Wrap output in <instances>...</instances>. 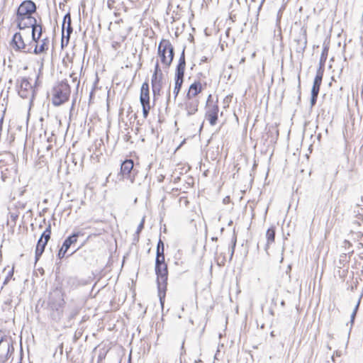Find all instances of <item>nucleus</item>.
<instances>
[{"label":"nucleus","mask_w":363,"mask_h":363,"mask_svg":"<svg viewBox=\"0 0 363 363\" xmlns=\"http://www.w3.org/2000/svg\"><path fill=\"white\" fill-rule=\"evenodd\" d=\"M163 77L152 76L151 85L153 94V100L155 101L160 96L162 87Z\"/></svg>","instance_id":"nucleus-9"},{"label":"nucleus","mask_w":363,"mask_h":363,"mask_svg":"<svg viewBox=\"0 0 363 363\" xmlns=\"http://www.w3.org/2000/svg\"><path fill=\"white\" fill-rule=\"evenodd\" d=\"M236 242H237V238L235 235H234L233 238L232 245H231V249H230V259L233 258V254L235 252V248L236 246Z\"/></svg>","instance_id":"nucleus-34"},{"label":"nucleus","mask_w":363,"mask_h":363,"mask_svg":"<svg viewBox=\"0 0 363 363\" xmlns=\"http://www.w3.org/2000/svg\"><path fill=\"white\" fill-rule=\"evenodd\" d=\"M73 28L72 27V23H67V25L66 26V32H67V43L66 45L68 43V40L69 39V36L71 33H72Z\"/></svg>","instance_id":"nucleus-32"},{"label":"nucleus","mask_w":363,"mask_h":363,"mask_svg":"<svg viewBox=\"0 0 363 363\" xmlns=\"http://www.w3.org/2000/svg\"><path fill=\"white\" fill-rule=\"evenodd\" d=\"M324 73V68L323 67H318L316 72V74L314 79L315 82L317 83H322L323 76Z\"/></svg>","instance_id":"nucleus-26"},{"label":"nucleus","mask_w":363,"mask_h":363,"mask_svg":"<svg viewBox=\"0 0 363 363\" xmlns=\"http://www.w3.org/2000/svg\"><path fill=\"white\" fill-rule=\"evenodd\" d=\"M61 45H62V47L64 46V40L63 39H62Z\"/></svg>","instance_id":"nucleus-54"},{"label":"nucleus","mask_w":363,"mask_h":363,"mask_svg":"<svg viewBox=\"0 0 363 363\" xmlns=\"http://www.w3.org/2000/svg\"><path fill=\"white\" fill-rule=\"evenodd\" d=\"M345 244L350 245V242H349V241H347V240H345Z\"/></svg>","instance_id":"nucleus-56"},{"label":"nucleus","mask_w":363,"mask_h":363,"mask_svg":"<svg viewBox=\"0 0 363 363\" xmlns=\"http://www.w3.org/2000/svg\"><path fill=\"white\" fill-rule=\"evenodd\" d=\"M165 264H167L165 262L164 254H162L161 252L156 253L155 266Z\"/></svg>","instance_id":"nucleus-24"},{"label":"nucleus","mask_w":363,"mask_h":363,"mask_svg":"<svg viewBox=\"0 0 363 363\" xmlns=\"http://www.w3.org/2000/svg\"><path fill=\"white\" fill-rule=\"evenodd\" d=\"M161 252L162 254H164V244L161 239H159L157 245V252L156 253Z\"/></svg>","instance_id":"nucleus-29"},{"label":"nucleus","mask_w":363,"mask_h":363,"mask_svg":"<svg viewBox=\"0 0 363 363\" xmlns=\"http://www.w3.org/2000/svg\"><path fill=\"white\" fill-rule=\"evenodd\" d=\"M157 54L162 64L166 67H169L174 60V50L169 40L162 39L160 42L157 48Z\"/></svg>","instance_id":"nucleus-4"},{"label":"nucleus","mask_w":363,"mask_h":363,"mask_svg":"<svg viewBox=\"0 0 363 363\" xmlns=\"http://www.w3.org/2000/svg\"><path fill=\"white\" fill-rule=\"evenodd\" d=\"M144 222H145V218H143L142 219L141 222L140 223V224L138 225V228H137V230L135 232L136 235H139L140 233L141 232V230L143 229V228H144Z\"/></svg>","instance_id":"nucleus-37"},{"label":"nucleus","mask_w":363,"mask_h":363,"mask_svg":"<svg viewBox=\"0 0 363 363\" xmlns=\"http://www.w3.org/2000/svg\"><path fill=\"white\" fill-rule=\"evenodd\" d=\"M11 44L16 51H23L25 53L31 52L30 48L26 50V45L25 44L23 37L19 32H17L13 35Z\"/></svg>","instance_id":"nucleus-8"},{"label":"nucleus","mask_w":363,"mask_h":363,"mask_svg":"<svg viewBox=\"0 0 363 363\" xmlns=\"http://www.w3.org/2000/svg\"><path fill=\"white\" fill-rule=\"evenodd\" d=\"M360 301H361V297L359 298L352 314H351V317H350V328H352V325L354 324V319H355V317H356V315H357V313L358 311V309H359V304H360Z\"/></svg>","instance_id":"nucleus-27"},{"label":"nucleus","mask_w":363,"mask_h":363,"mask_svg":"<svg viewBox=\"0 0 363 363\" xmlns=\"http://www.w3.org/2000/svg\"><path fill=\"white\" fill-rule=\"evenodd\" d=\"M320 85L321 84L313 82V84L311 89V93L318 94Z\"/></svg>","instance_id":"nucleus-33"},{"label":"nucleus","mask_w":363,"mask_h":363,"mask_svg":"<svg viewBox=\"0 0 363 363\" xmlns=\"http://www.w3.org/2000/svg\"><path fill=\"white\" fill-rule=\"evenodd\" d=\"M155 271L157 275V285L160 301L163 306L164 297L166 295L167 279H168V267L167 264L155 266Z\"/></svg>","instance_id":"nucleus-3"},{"label":"nucleus","mask_w":363,"mask_h":363,"mask_svg":"<svg viewBox=\"0 0 363 363\" xmlns=\"http://www.w3.org/2000/svg\"><path fill=\"white\" fill-rule=\"evenodd\" d=\"M70 77L72 79L73 82H77V88H78L79 85V80H77V76L75 73H72L70 74Z\"/></svg>","instance_id":"nucleus-41"},{"label":"nucleus","mask_w":363,"mask_h":363,"mask_svg":"<svg viewBox=\"0 0 363 363\" xmlns=\"http://www.w3.org/2000/svg\"><path fill=\"white\" fill-rule=\"evenodd\" d=\"M328 48L327 46H325L322 50V53L320 58L319 62V67H325V63L327 60L328 57Z\"/></svg>","instance_id":"nucleus-21"},{"label":"nucleus","mask_w":363,"mask_h":363,"mask_svg":"<svg viewBox=\"0 0 363 363\" xmlns=\"http://www.w3.org/2000/svg\"><path fill=\"white\" fill-rule=\"evenodd\" d=\"M198 104L196 102H191L186 104V111L189 116L194 114L197 111Z\"/></svg>","instance_id":"nucleus-23"},{"label":"nucleus","mask_w":363,"mask_h":363,"mask_svg":"<svg viewBox=\"0 0 363 363\" xmlns=\"http://www.w3.org/2000/svg\"><path fill=\"white\" fill-rule=\"evenodd\" d=\"M152 76L163 77V74H162V70L160 69L158 60L155 63V69H154V72H153Z\"/></svg>","instance_id":"nucleus-28"},{"label":"nucleus","mask_w":363,"mask_h":363,"mask_svg":"<svg viewBox=\"0 0 363 363\" xmlns=\"http://www.w3.org/2000/svg\"><path fill=\"white\" fill-rule=\"evenodd\" d=\"M82 235L80 231L73 233L64 240L62 246L65 247V249L68 250L72 245L77 242V238Z\"/></svg>","instance_id":"nucleus-14"},{"label":"nucleus","mask_w":363,"mask_h":363,"mask_svg":"<svg viewBox=\"0 0 363 363\" xmlns=\"http://www.w3.org/2000/svg\"><path fill=\"white\" fill-rule=\"evenodd\" d=\"M79 312V309L77 307H74L72 309H71L68 317L69 320L70 321L71 320L74 319L76 317V315H78Z\"/></svg>","instance_id":"nucleus-30"},{"label":"nucleus","mask_w":363,"mask_h":363,"mask_svg":"<svg viewBox=\"0 0 363 363\" xmlns=\"http://www.w3.org/2000/svg\"><path fill=\"white\" fill-rule=\"evenodd\" d=\"M34 91L32 89V86L27 78L22 77L20 80V85L18 88V95L23 99H28L31 96V99H33Z\"/></svg>","instance_id":"nucleus-7"},{"label":"nucleus","mask_w":363,"mask_h":363,"mask_svg":"<svg viewBox=\"0 0 363 363\" xmlns=\"http://www.w3.org/2000/svg\"><path fill=\"white\" fill-rule=\"evenodd\" d=\"M298 93V100L301 99V83H300V78H298V90H297Z\"/></svg>","instance_id":"nucleus-43"},{"label":"nucleus","mask_w":363,"mask_h":363,"mask_svg":"<svg viewBox=\"0 0 363 363\" xmlns=\"http://www.w3.org/2000/svg\"><path fill=\"white\" fill-rule=\"evenodd\" d=\"M201 84L199 82H195L189 86V91L186 94L187 98L191 99L196 96L201 91Z\"/></svg>","instance_id":"nucleus-16"},{"label":"nucleus","mask_w":363,"mask_h":363,"mask_svg":"<svg viewBox=\"0 0 363 363\" xmlns=\"http://www.w3.org/2000/svg\"><path fill=\"white\" fill-rule=\"evenodd\" d=\"M280 305L282 308L285 306V301L284 300L281 301Z\"/></svg>","instance_id":"nucleus-48"},{"label":"nucleus","mask_w":363,"mask_h":363,"mask_svg":"<svg viewBox=\"0 0 363 363\" xmlns=\"http://www.w3.org/2000/svg\"><path fill=\"white\" fill-rule=\"evenodd\" d=\"M9 337H1L0 339V362L4 363L6 359L3 357L6 355V350H9Z\"/></svg>","instance_id":"nucleus-12"},{"label":"nucleus","mask_w":363,"mask_h":363,"mask_svg":"<svg viewBox=\"0 0 363 363\" xmlns=\"http://www.w3.org/2000/svg\"><path fill=\"white\" fill-rule=\"evenodd\" d=\"M32 28V40L33 41L38 43L40 38L43 33V28L40 23H37L33 26H30Z\"/></svg>","instance_id":"nucleus-18"},{"label":"nucleus","mask_w":363,"mask_h":363,"mask_svg":"<svg viewBox=\"0 0 363 363\" xmlns=\"http://www.w3.org/2000/svg\"><path fill=\"white\" fill-rule=\"evenodd\" d=\"M70 95V86L67 81H62L52 89V103L59 106L66 102Z\"/></svg>","instance_id":"nucleus-5"},{"label":"nucleus","mask_w":363,"mask_h":363,"mask_svg":"<svg viewBox=\"0 0 363 363\" xmlns=\"http://www.w3.org/2000/svg\"><path fill=\"white\" fill-rule=\"evenodd\" d=\"M211 240H218V238H217L216 237H213V238H211Z\"/></svg>","instance_id":"nucleus-53"},{"label":"nucleus","mask_w":363,"mask_h":363,"mask_svg":"<svg viewBox=\"0 0 363 363\" xmlns=\"http://www.w3.org/2000/svg\"><path fill=\"white\" fill-rule=\"evenodd\" d=\"M143 107V116L145 118H147L148 116L150 110V104H141Z\"/></svg>","instance_id":"nucleus-31"},{"label":"nucleus","mask_w":363,"mask_h":363,"mask_svg":"<svg viewBox=\"0 0 363 363\" xmlns=\"http://www.w3.org/2000/svg\"><path fill=\"white\" fill-rule=\"evenodd\" d=\"M318 96V94L311 93V101H310L311 107L315 106V104H316Z\"/></svg>","instance_id":"nucleus-36"},{"label":"nucleus","mask_w":363,"mask_h":363,"mask_svg":"<svg viewBox=\"0 0 363 363\" xmlns=\"http://www.w3.org/2000/svg\"><path fill=\"white\" fill-rule=\"evenodd\" d=\"M11 301V300H7L5 303L7 304V303H10Z\"/></svg>","instance_id":"nucleus-55"},{"label":"nucleus","mask_w":363,"mask_h":363,"mask_svg":"<svg viewBox=\"0 0 363 363\" xmlns=\"http://www.w3.org/2000/svg\"><path fill=\"white\" fill-rule=\"evenodd\" d=\"M77 282H78L77 279L74 277H69L67 279V283L69 284L77 285Z\"/></svg>","instance_id":"nucleus-40"},{"label":"nucleus","mask_w":363,"mask_h":363,"mask_svg":"<svg viewBox=\"0 0 363 363\" xmlns=\"http://www.w3.org/2000/svg\"><path fill=\"white\" fill-rule=\"evenodd\" d=\"M244 61H245V58H242V59L241 60V62H244Z\"/></svg>","instance_id":"nucleus-58"},{"label":"nucleus","mask_w":363,"mask_h":363,"mask_svg":"<svg viewBox=\"0 0 363 363\" xmlns=\"http://www.w3.org/2000/svg\"><path fill=\"white\" fill-rule=\"evenodd\" d=\"M9 346L10 347H9V351L7 350L6 355H4L3 357L4 358V359H6V361L8 360L11 357V356L12 355V354L14 352L13 341V340L11 339V337H9Z\"/></svg>","instance_id":"nucleus-25"},{"label":"nucleus","mask_w":363,"mask_h":363,"mask_svg":"<svg viewBox=\"0 0 363 363\" xmlns=\"http://www.w3.org/2000/svg\"><path fill=\"white\" fill-rule=\"evenodd\" d=\"M67 252V249H65V247L62 245L61 248L60 249L58 253H57V257L60 259H62L65 257V253Z\"/></svg>","instance_id":"nucleus-35"},{"label":"nucleus","mask_w":363,"mask_h":363,"mask_svg":"<svg viewBox=\"0 0 363 363\" xmlns=\"http://www.w3.org/2000/svg\"><path fill=\"white\" fill-rule=\"evenodd\" d=\"M348 253H353V250H352L351 252H348Z\"/></svg>","instance_id":"nucleus-59"},{"label":"nucleus","mask_w":363,"mask_h":363,"mask_svg":"<svg viewBox=\"0 0 363 363\" xmlns=\"http://www.w3.org/2000/svg\"><path fill=\"white\" fill-rule=\"evenodd\" d=\"M265 1V0H262L258 8H257V21L258 20V16H259V13L260 11V10L262 9V5L264 4V2Z\"/></svg>","instance_id":"nucleus-42"},{"label":"nucleus","mask_w":363,"mask_h":363,"mask_svg":"<svg viewBox=\"0 0 363 363\" xmlns=\"http://www.w3.org/2000/svg\"><path fill=\"white\" fill-rule=\"evenodd\" d=\"M50 236H51V225H50V223H49L48 225L47 226V228H45V230L41 234L40 239L44 240L45 241L48 242L49 240L50 239Z\"/></svg>","instance_id":"nucleus-22"},{"label":"nucleus","mask_w":363,"mask_h":363,"mask_svg":"<svg viewBox=\"0 0 363 363\" xmlns=\"http://www.w3.org/2000/svg\"><path fill=\"white\" fill-rule=\"evenodd\" d=\"M35 4L31 0H25L21 3L16 10V23L19 30L30 28L38 23L33 14L36 11Z\"/></svg>","instance_id":"nucleus-1"},{"label":"nucleus","mask_w":363,"mask_h":363,"mask_svg":"<svg viewBox=\"0 0 363 363\" xmlns=\"http://www.w3.org/2000/svg\"><path fill=\"white\" fill-rule=\"evenodd\" d=\"M298 48L297 51L298 52H303L307 45V38L306 33L303 34V38H301L298 40Z\"/></svg>","instance_id":"nucleus-20"},{"label":"nucleus","mask_w":363,"mask_h":363,"mask_svg":"<svg viewBox=\"0 0 363 363\" xmlns=\"http://www.w3.org/2000/svg\"><path fill=\"white\" fill-rule=\"evenodd\" d=\"M6 179V176L4 174H1V179L3 182H5Z\"/></svg>","instance_id":"nucleus-47"},{"label":"nucleus","mask_w":363,"mask_h":363,"mask_svg":"<svg viewBox=\"0 0 363 363\" xmlns=\"http://www.w3.org/2000/svg\"><path fill=\"white\" fill-rule=\"evenodd\" d=\"M13 274V269H12V270H11V271L9 272L8 275H7V276H6V277L5 278V279H4V283H3V285H6V284H7V283L9 281V280H10V279H11V278L12 277Z\"/></svg>","instance_id":"nucleus-39"},{"label":"nucleus","mask_w":363,"mask_h":363,"mask_svg":"<svg viewBox=\"0 0 363 363\" xmlns=\"http://www.w3.org/2000/svg\"><path fill=\"white\" fill-rule=\"evenodd\" d=\"M66 29L65 25H64V22L62 24V37H64V30Z\"/></svg>","instance_id":"nucleus-45"},{"label":"nucleus","mask_w":363,"mask_h":363,"mask_svg":"<svg viewBox=\"0 0 363 363\" xmlns=\"http://www.w3.org/2000/svg\"><path fill=\"white\" fill-rule=\"evenodd\" d=\"M169 99H170V91L169 90V91H168L167 101H169Z\"/></svg>","instance_id":"nucleus-49"},{"label":"nucleus","mask_w":363,"mask_h":363,"mask_svg":"<svg viewBox=\"0 0 363 363\" xmlns=\"http://www.w3.org/2000/svg\"><path fill=\"white\" fill-rule=\"evenodd\" d=\"M267 243L264 247L265 251L268 253L269 245L275 240V228L271 227L267 229L266 232Z\"/></svg>","instance_id":"nucleus-17"},{"label":"nucleus","mask_w":363,"mask_h":363,"mask_svg":"<svg viewBox=\"0 0 363 363\" xmlns=\"http://www.w3.org/2000/svg\"><path fill=\"white\" fill-rule=\"evenodd\" d=\"M133 168V162L131 159L125 160L121 165V174L123 178L130 179V173Z\"/></svg>","instance_id":"nucleus-10"},{"label":"nucleus","mask_w":363,"mask_h":363,"mask_svg":"<svg viewBox=\"0 0 363 363\" xmlns=\"http://www.w3.org/2000/svg\"><path fill=\"white\" fill-rule=\"evenodd\" d=\"M64 25H67V23H72L71 16L69 12L67 13L63 18Z\"/></svg>","instance_id":"nucleus-38"},{"label":"nucleus","mask_w":363,"mask_h":363,"mask_svg":"<svg viewBox=\"0 0 363 363\" xmlns=\"http://www.w3.org/2000/svg\"><path fill=\"white\" fill-rule=\"evenodd\" d=\"M186 67V60H185V47L183 48V50L180 55L178 64L176 67L175 71V77H174V99L177 98L179 94L182 84L184 82V71Z\"/></svg>","instance_id":"nucleus-6"},{"label":"nucleus","mask_w":363,"mask_h":363,"mask_svg":"<svg viewBox=\"0 0 363 363\" xmlns=\"http://www.w3.org/2000/svg\"><path fill=\"white\" fill-rule=\"evenodd\" d=\"M219 108L218 105H213L206 113L207 120L209 121L211 125L216 124L218 120V113Z\"/></svg>","instance_id":"nucleus-13"},{"label":"nucleus","mask_w":363,"mask_h":363,"mask_svg":"<svg viewBox=\"0 0 363 363\" xmlns=\"http://www.w3.org/2000/svg\"><path fill=\"white\" fill-rule=\"evenodd\" d=\"M65 303L64 292L61 288L56 287L50 292L48 304L52 311L50 315L53 320H59L61 319Z\"/></svg>","instance_id":"nucleus-2"},{"label":"nucleus","mask_w":363,"mask_h":363,"mask_svg":"<svg viewBox=\"0 0 363 363\" xmlns=\"http://www.w3.org/2000/svg\"><path fill=\"white\" fill-rule=\"evenodd\" d=\"M230 200V197L229 196H226L224 199H223V203H226L227 202H228V201Z\"/></svg>","instance_id":"nucleus-46"},{"label":"nucleus","mask_w":363,"mask_h":363,"mask_svg":"<svg viewBox=\"0 0 363 363\" xmlns=\"http://www.w3.org/2000/svg\"><path fill=\"white\" fill-rule=\"evenodd\" d=\"M207 61H208V57L203 56V57H202V58L200 60V64L206 62Z\"/></svg>","instance_id":"nucleus-44"},{"label":"nucleus","mask_w":363,"mask_h":363,"mask_svg":"<svg viewBox=\"0 0 363 363\" xmlns=\"http://www.w3.org/2000/svg\"><path fill=\"white\" fill-rule=\"evenodd\" d=\"M184 340L182 342V350H184Z\"/></svg>","instance_id":"nucleus-52"},{"label":"nucleus","mask_w":363,"mask_h":363,"mask_svg":"<svg viewBox=\"0 0 363 363\" xmlns=\"http://www.w3.org/2000/svg\"><path fill=\"white\" fill-rule=\"evenodd\" d=\"M252 1H255V0H251Z\"/></svg>","instance_id":"nucleus-60"},{"label":"nucleus","mask_w":363,"mask_h":363,"mask_svg":"<svg viewBox=\"0 0 363 363\" xmlns=\"http://www.w3.org/2000/svg\"><path fill=\"white\" fill-rule=\"evenodd\" d=\"M140 101L141 104H150L149 84L147 82L143 83L140 89Z\"/></svg>","instance_id":"nucleus-11"},{"label":"nucleus","mask_w":363,"mask_h":363,"mask_svg":"<svg viewBox=\"0 0 363 363\" xmlns=\"http://www.w3.org/2000/svg\"><path fill=\"white\" fill-rule=\"evenodd\" d=\"M48 44H49V38H43L41 40V44L40 45V46H38V45H35L33 52L35 55H38V54L46 52L48 50Z\"/></svg>","instance_id":"nucleus-19"},{"label":"nucleus","mask_w":363,"mask_h":363,"mask_svg":"<svg viewBox=\"0 0 363 363\" xmlns=\"http://www.w3.org/2000/svg\"><path fill=\"white\" fill-rule=\"evenodd\" d=\"M135 240H136V241L139 240V235H137V237H135Z\"/></svg>","instance_id":"nucleus-51"},{"label":"nucleus","mask_w":363,"mask_h":363,"mask_svg":"<svg viewBox=\"0 0 363 363\" xmlns=\"http://www.w3.org/2000/svg\"><path fill=\"white\" fill-rule=\"evenodd\" d=\"M47 244H48L47 241H45L44 240H41L40 238L38 239L37 245L35 247V263L40 259L41 255L44 252L45 248Z\"/></svg>","instance_id":"nucleus-15"},{"label":"nucleus","mask_w":363,"mask_h":363,"mask_svg":"<svg viewBox=\"0 0 363 363\" xmlns=\"http://www.w3.org/2000/svg\"><path fill=\"white\" fill-rule=\"evenodd\" d=\"M51 147V145H48L47 149L49 150Z\"/></svg>","instance_id":"nucleus-57"},{"label":"nucleus","mask_w":363,"mask_h":363,"mask_svg":"<svg viewBox=\"0 0 363 363\" xmlns=\"http://www.w3.org/2000/svg\"><path fill=\"white\" fill-rule=\"evenodd\" d=\"M272 302V303H273V304H274V305H276V304H277V300H276L275 298H273Z\"/></svg>","instance_id":"nucleus-50"}]
</instances>
